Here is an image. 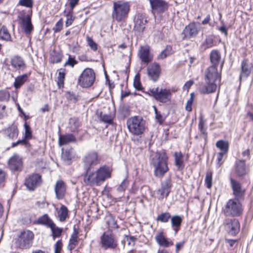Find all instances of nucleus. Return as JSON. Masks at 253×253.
<instances>
[{
    "mask_svg": "<svg viewBox=\"0 0 253 253\" xmlns=\"http://www.w3.org/2000/svg\"><path fill=\"white\" fill-rule=\"evenodd\" d=\"M229 181L234 197L226 202L222 212L226 217H239L243 213V208L240 201L244 199L246 190L239 181L233 177H230Z\"/></svg>",
    "mask_w": 253,
    "mask_h": 253,
    "instance_id": "obj_1",
    "label": "nucleus"
},
{
    "mask_svg": "<svg viewBox=\"0 0 253 253\" xmlns=\"http://www.w3.org/2000/svg\"><path fill=\"white\" fill-rule=\"evenodd\" d=\"M169 156L165 150H157L151 159L150 164L154 168V175L158 178H162L169 170Z\"/></svg>",
    "mask_w": 253,
    "mask_h": 253,
    "instance_id": "obj_2",
    "label": "nucleus"
},
{
    "mask_svg": "<svg viewBox=\"0 0 253 253\" xmlns=\"http://www.w3.org/2000/svg\"><path fill=\"white\" fill-rule=\"evenodd\" d=\"M221 75L217 71V68L209 67L207 69L205 81L206 84L200 88V92L203 94H210L216 91L217 85L216 82L220 81Z\"/></svg>",
    "mask_w": 253,
    "mask_h": 253,
    "instance_id": "obj_3",
    "label": "nucleus"
},
{
    "mask_svg": "<svg viewBox=\"0 0 253 253\" xmlns=\"http://www.w3.org/2000/svg\"><path fill=\"white\" fill-rule=\"evenodd\" d=\"M110 170L108 167L103 166L98 169L95 172L84 175V183L90 186L100 185L110 176Z\"/></svg>",
    "mask_w": 253,
    "mask_h": 253,
    "instance_id": "obj_4",
    "label": "nucleus"
},
{
    "mask_svg": "<svg viewBox=\"0 0 253 253\" xmlns=\"http://www.w3.org/2000/svg\"><path fill=\"white\" fill-rule=\"evenodd\" d=\"M175 92V90H171L167 88H161L159 87L149 88L144 93L153 98L157 101L165 104L170 102L171 99V92Z\"/></svg>",
    "mask_w": 253,
    "mask_h": 253,
    "instance_id": "obj_5",
    "label": "nucleus"
},
{
    "mask_svg": "<svg viewBox=\"0 0 253 253\" xmlns=\"http://www.w3.org/2000/svg\"><path fill=\"white\" fill-rule=\"evenodd\" d=\"M129 10L130 5L128 2H114L112 17L118 22H121L127 17Z\"/></svg>",
    "mask_w": 253,
    "mask_h": 253,
    "instance_id": "obj_6",
    "label": "nucleus"
},
{
    "mask_svg": "<svg viewBox=\"0 0 253 253\" xmlns=\"http://www.w3.org/2000/svg\"><path fill=\"white\" fill-rule=\"evenodd\" d=\"M126 125L129 131L134 135L143 133L145 130V121L140 116H135L128 118Z\"/></svg>",
    "mask_w": 253,
    "mask_h": 253,
    "instance_id": "obj_7",
    "label": "nucleus"
},
{
    "mask_svg": "<svg viewBox=\"0 0 253 253\" xmlns=\"http://www.w3.org/2000/svg\"><path fill=\"white\" fill-rule=\"evenodd\" d=\"M148 17L145 13L137 12L134 16V30L138 34L142 35L148 23Z\"/></svg>",
    "mask_w": 253,
    "mask_h": 253,
    "instance_id": "obj_8",
    "label": "nucleus"
},
{
    "mask_svg": "<svg viewBox=\"0 0 253 253\" xmlns=\"http://www.w3.org/2000/svg\"><path fill=\"white\" fill-rule=\"evenodd\" d=\"M233 168L236 176L240 179L245 178L250 172V169L247 166L245 159H236Z\"/></svg>",
    "mask_w": 253,
    "mask_h": 253,
    "instance_id": "obj_9",
    "label": "nucleus"
},
{
    "mask_svg": "<svg viewBox=\"0 0 253 253\" xmlns=\"http://www.w3.org/2000/svg\"><path fill=\"white\" fill-rule=\"evenodd\" d=\"M224 224L225 230L228 235L235 237L239 233L240 223L238 219L235 218H227Z\"/></svg>",
    "mask_w": 253,
    "mask_h": 253,
    "instance_id": "obj_10",
    "label": "nucleus"
},
{
    "mask_svg": "<svg viewBox=\"0 0 253 253\" xmlns=\"http://www.w3.org/2000/svg\"><path fill=\"white\" fill-rule=\"evenodd\" d=\"M95 80V74L91 69L86 68L80 75L78 82L83 87L90 86Z\"/></svg>",
    "mask_w": 253,
    "mask_h": 253,
    "instance_id": "obj_11",
    "label": "nucleus"
},
{
    "mask_svg": "<svg viewBox=\"0 0 253 253\" xmlns=\"http://www.w3.org/2000/svg\"><path fill=\"white\" fill-rule=\"evenodd\" d=\"M34 238V234L32 231H24L18 237L17 245L20 248L28 249L31 246Z\"/></svg>",
    "mask_w": 253,
    "mask_h": 253,
    "instance_id": "obj_12",
    "label": "nucleus"
},
{
    "mask_svg": "<svg viewBox=\"0 0 253 253\" xmlns=\"http://www.w3.org/2000/svg\"><path fill=\"white\" fill-rule=\"evenodd\" d=\"M152 12L160 15L168 10L169 3L165 0H149Z\"/></svg>",
    "mask_w": 253,
    "mask_h": 253,
    "instance_id": "obj_13",
    "label": "nucleus"
},
{
    "mask_svg": "<svg viewBox=\"0 0 253 253\" xmlns=\"http://www.w3.org/2000/svg\"><path fill=\"white\" fill-rule=\"evenodd\" d=\"M253 64L250 63L249 60L245 58L242 60L241 63V72L239 76L240 84H241L242 79L246 80L251 75Z\"/></svg>",
    "mask_w": 253,
    "mask_h": 253,
    "instance_id": "obj_14",
    "label": "nucleus"
},
{
    "mask_svg": "<svg viewBox=\"0 0 253 253\" xmlns=\"http://www.w3.org/2000/svg\"><path fill=\"white\" fill-rule=\"evenodd\" d=\"M199 32V30L195 22L190 23L186 26L182 32L183 39H190L195 38Z\"/></svg>",
    "mask_w": 253,
    "mask_h": 253,
    "instance_id": "obj_15",
    "label": "nucleus"
},
{
    "mask_svg": "<svg viewBox=\"0 0 253 253\" xmlns=\"http://www.w3.org/2000/svg\"><path fill=\"white\" fill-rule=\"evenodd\" d=\"M84 169L86 173L93 166L98 163L99 160L97 154L95 152H91L87 154L84 158Z\"/></svg>",
    "mask_w": 253,
    "mask_h": 253,
    "instance_id": "obj_16",
    "label": "nucleus"
},
{
    "mask_svg": "<svg viewBox=\"0 0 253 253\" xmlns=\"http://www.w3.org/2000/svg\"><path fill=\"white\" fill-rule=\"evenodd\" d=\"M109 225V220H106V226L107 230L100 237V246L105 250L111 248V230Z\"/></svg>",
    "mask_w": 253,
    "mask_h": 253,
    "instance_id": "obj_17",
    "label": "nucleus"
},
{
    "mask_svg": "<svg viewBox=\"0 0 253 253\" xmlns=\"http://www.w3.org/2000/svg\"><path fill=\"white\" fill-rule=\"evenodd\" d=\"M22 166V159L17 155H14L11 157L8 162V168L12 171H21Z\"/></svg>",
    "mask_w": 253,
    "mask_h": 253,
    "instance_id": "obj_18",
    "label": "nucleus"
},
{
    "mask_svg": "<svg viewBox=\"0 0 253 253\" xmlns=\"http://www.w3.org/2000/svg\"><path fill=\"white\" fill-rule=\"evenodd\" d=\"M172 186V181L170 178H166L161 183V188L157 191L158 194L162 197L167 198L171 192Z\"/></svg>",
    "mask_w": 253,
    "mask_h": 253,
    "instance_id": "obj_19",
    "label": "nucleus"
},
{
    "mask_svg": "<svg viewBox=\"0 0 253 253\" xmlns=\"http://www.w3.org/2000/svg\"><path fill=\"white\" fill-rule=\"evenodd\" d=\"M41 181V177L39 174H33L26 179L25 185L29 190L33 191L40 185Z\"/></svg>",
    "mask_w": 253,
    "mask_h": 253,
    "instance_id": "obj_20",
    "label": "nucleus"
},
{
    "mask_svg": "<svg viewBox=\"0 0 253 253\" xmlns=\"http://www.w3.org/2000/svg\"><path fill=\"white\" fill-rule=\"evenodd\" d=\"M147 74L154 82H157L160 76L161 68L158 63L152 64L147 68Z\"/></svg>",
    "mask_w": 253,
    "mask_h": 253,
    "instance_id": "obj_21",
    "label": "nucleus"
},
{
    "mask_svg": "<svg viewBox=\"0 0 253 253\" xmlns=\"http://www.w3.org/2000/svg\"><path fill=\"white\" fill-rule=\"evenodd\" d=\"M183 221V216L181 215L175 214L171 216L170 222L171 228L174 232V234H177L180 230Z\"/></svg>",
    "mask_w": 253,
    "mask_h": 253,
    "instance_id": "obj_22",
    "label": "nucleus"
},
{
    "mask_svg": "<svg viewBox=\"0 0 253 253\" xmlns=\"http://www.w3.org/2000/svg\"><path fill=\"white\" fill-rule=\"evenodd\" d=\"M12 66L19 71H24L27 66L22 57L19 56H15L12 57L10 61Z\"/></svg>",
    "mask_w": 253,
    "mask_h": 253,
    "instance_id": "obj_23",
    "label": "nucleus"
},
{
    "mask_svg": "<svg viewBox=\"0 0 253 253\" xmlns=\"http://www.w3.org/2000/svg\"><path fill=\"white\" fill-rule=\"evenodd\" d=\"M138 56L141 62L145 64H148L153 59L150 54L149 48L141 46L139 51Z\"/></svg>",
    "mask_w": 253,
    "mask_h": 253,
    "instance_id": "obj_24",
    "label": "nucleus"
},
{
    "mask_svg": "<svg viewBox=\"0 0 253 253\" xmlns=\"http://www.w3.org/2000/svg\"><path fill=\"white\" fill-rule=\"evenodd\" d=\"M155 239L158 244L161 247L168 248L173 245V242L165 236L162 232L156 235Z\"/></svg>",
    "mask_w": 253,
    "mask_h": 253,
    "instance_id": "obj_25",
    "label": "nucleus"
},
{
    "mask_svg": "<svg viewBox=\"0 0 253 253\" xmlns=\"http://www.w3.org/2000/svg\"><path fill=\"white\" fill-rule=\"evenodd\" d=\"M54 190L58 199H62L66 191V187L64 182L62 180H57L54 187Z\"/></svg>",
    "mask_w": 253,
    "mask_h": 253,
    "instance_id": "obj_26",
    "label": "nucleus"
},
{
    "mask_svg": "<svg viewBox=\"0 0 253 253\" xmlns=\"http://www.w3.org/2000/svg\"><path fill=\"white\" fill-rule=\"evenodd\" d=\"M210 59L211 65L209 67L217 68L221 60V54L220 52L216 49L211 50L210 54Z\"/></svg>",
    "mask_w": 253,
    "mask_h": 253,
    "instance_id": "obj_27",
    "label": "nucleus"
},
{
    "mask_svg": "<svg viewBox=\"0 0 253 253\" xmlns=\"http://www.w3.org/2000/svg\"><path fill=\"white\" fill-rule=\"evenodd\" d=\"M25 133L24 139L22 140H19L16 142H14L12 143L11 146L12 147H15L17 146L18 144H23L26 146L29 145V143L26 140V139H30L32 138V132L30 129V126L27 124L24 125Z\"/></svg>",
    "mask_w": 253,
    "mask_h": 253,
    "instance_id": "obj_28",
    "label": "nucleus"
},
{
    "mask_svg": "<svg viewBox=\"0 0 253 253\" xmlns=\"http://www.w3.org/2000/svg\"><path fill=\"white\" fill-rule=\"evenodd\" d=\"M76 141V139L75 136L71 133L64 135L60 134L59 136L58 144L60 146L69 144L70 143L75 142Z\"/></svg>",
    "mask_w": 253,
    "mask_h": 253,
    "instance_id": "obj_29",
    "label": "nucleus"
},
{
    "mask_svg": "<svg viewBox=\"0 0 253 253\" xmlns=\"http://www.w3.org/2000/svg\"><path fill=\"white\" fill-rule=\"evenodd\" d=\"M22 27L26 34H30L33 29L31 17L27 15L22 19Z\"/></svg>",
    "mask_w": 253,
    "mask_h": 253,
    "instance_id": "obj_30",
    "label": "nucleus"
},
{
    "mask_svg": "<svg viewBox=\"0 0 253 253\" xmlns=\"http://www.w3.org/2000/svg\"><path fill=\"white\" fill-rule=\"evenodd\" d=\"M174 164L179 170H181L184 168V163L183 162V154L181 152H175L174 154Z\"/></svg>",
    "mask_w": 253,
    "mask_h": 253,
    "instance_id": "obj_31",
    "label": "nucleus"
},
{
    "mask_svg": "<svg viewBox=\"0 0 253 253\" xmlns=\"http://www.w3.org/2000/svg\"><path fill=\"white\" fill-rule=\"evenodd\" d=\"M53 223V221L47 214H44L39 217L37 220V224L45 225L47 227H50Z\"/></svg>",
    "mask_w": 253,
    "mask_h": 253,
    "instance_id": "obj_32",
    "label": "nucleus"
},
{
    "mask_svg": "<svg viewBox=\"0 0 253 253\" xmlns=\"http://www.w3.org/2000/svg\"><path fill=\"white\" fill-rule=\"evenodd\" d=\"M5 133L9 138L12 139H14L16 138L18 135L17 127L14 125H12L6 129Z\"/></svg>",
    "mask_w": 253,
    "mask_h": 253,
    "instance_id": "obj_33",
    "label": "nucleus"
},
{
    "mask_svg": "<svg viewBox=\"0 0 253 253\" xmlns=\"http://www.w3.org/2000/svg\"><path fill=\"white\" fill-rule=\"evenodd\" d=\"M216 147L219 148L220 152L227 153L228 151L229 143L228 141L219 140L216 143Z\"/></svg>",
    "mask_w": 253,
    "mask_h": 253,
    "instance_id": "obj_34",
    "label": "nucleus"
},
{
    "mask_svg": "<svg viewBox=\"0 0 253 253\" xmlns=\"http://www.w3.org/2000/svg\"><path fill=\"white\" fill-rule=\"evenodd\" d=\"M29 74H25L21 76H18L15 78L14 86L16 88H19L27 80Z\"/></svg>",
    "mask_w": 253,
    "mask_h": 253,
    "instance_id": "obj_35",
    "label": "nucleus"
},
{
    "mask_svg": "<svg viewBox=\"0 0 253 253\" xmlns=\"http://www.w3.org/2000/svg\"><path fill=\"white\" fill-rule=\"evenodd\" d=\"M58 216L60 221L64 222L66 220L68 216V210L65 206L62 205L61 206L59 210L58 211Z\"/></svg>",
    "mask_w": 253,
    "mask_h": 253,
    "instance_id": "obj_36",
    "label": "nucleus"
},
{
    "mask_svg": "<svg viewBox=\"0 0 253 253\" xmlns=\"http://www.w3.org/2000/svg\"><path fill=\"white\" fill-rule=\"evenodd\" d=\"M133 87L135 89L138 91H141L143 93L146 91L144 90V87L142 85L140 81V75L139 73H137L135 76L133 81Z\"/></svg>",
    "mask_w": 253,
    "mask_h": 253,
    "instance_id": "obj_37",
    "label": "nucleus"
},
{
    "mask_svg": "<svg viewBox=\"0 0 253 253\" xmlns=\"http://www.w3.org/2000/svg\"><path fill=\"white\" fill-rule=\"evenodd\" d=\"M173 53V51L172 46L170 45H167L159 55V58L162 59H165Z\"/></svg>",
    "mask_w": 253,
    "mask_h": 253,
    "instance_id": "obj_38",
    "label": "nucleus"
},
{
    "mask_svg": "<svg viewBox=\"0 0 253 253\" xmlns=\"http://www.w3.org/2000/svg\"><path fill=\"white\" fill-rule=\"evenodd\" d=\"M171 214L169 212H164L158 214L156 220L162 223L168 222L170 219Z\"/></svg>",
    "mask_w": 253,
    "mask_h": 253,
    "instance_id": "obj_39",
    "label": "nucleus"
},
{
    "mask_svg": "<svg viewBox=\"0 0 253 253\" xmlns=\"http://www.w3.org/2000/svg\"><path fill=\"white\" fill-rule=\"evenodd\" d=\"M49 228L52 231V236L54 238L61 236L63 228L57 227L54 223Z\"/></svg>",
    "mask_w": 253,
    "mask_h": 253,
    "instance_id": "obj_40",
    "label": "nucleus"
},
{
    "mask_svg": "<svg viewBox=\"0 0 253 253\" xmlns=\"http://www.w3.org/2000/svg\"><path fill=\"white\" fill-rule=\"evenodd\" d=\"M0 38L5 41H9L11 39L10 35L4 26H2L0 30Z\"/></svg>",
    "mask_w": 253,
    "mask_h": 253,
    "instance_id": "obj_41",
    "label": "nucleus"
},
{
    "mask_svg": "<svg viewBox=\"0 0 253 253\" xmlns=\"http://www.w3.org/2000/svg\"><path fill=\"white\" fill-rule=\"evenodd\" d=\"M128 183V180L127 179V176H126L117 187V191L119 192H124L127 187Z\"/></svg>",
    "mask_w": 253,
    "mask_h": 253,
    "instance_id": "obj_42",
    "label": "nucleus"
},
{
    "mask_svg": "<svg viewBox=\"0 0 253 253\" xmlns=\"http://www.w3.org/2000/svg\"><path fill=\"white\" fill-rule=\"evenodd\" d=\"M65 75L64 69H61L58 73L57 81V84L60 88L63 86Z\"/></svg>",
    "mask_w": 253,
    "mask_h": 253,
    "instance_id": "obj_43",
    "label": "nucleus"
},
{
    "mask_svg": "<svg viewBox=\"0 0 253 253\" xmlns=\"http://www.w3.org/2000/svg\"><path fill=\"white\" fill-rule=\"evenodd\" d=\"M6 172L0 168V188L4 187L6 180Z\"/></svg>",
    "mask_w": 253,
    "mask_h": 253,
    "instance_id": "obj_44",
    "label": "nucleus"
},
{
    "mask_svg": "<svg viewBox=\"0 0 253 253\" xmlns=\"http://www.w3.org/2000/svg\"><path fill=\"white\" fill-rule=\"evenodd\" d=\"M66 18L67 19L65 22V26L66 27H69L73 23L75 19V17L73 15L72 10H70L67 13Z\"/></svg>",
    "mask_w": 253,
    "mask_h": 253,
    "instance_id": "obj_45",
    "label": "nucleus"
},
{
    "mask_svg": "<svg viewBox=\"0 0 253 253\" xmlns=\"http://www.w3.org/2000/svg\"><path fill=\"white\" fill-rule=\"evenodd\" d=\"M219 20L222 24V25L218 27V30L220 31L221 33L224 34L225 36H227L228 35V29L225 26L223 20L222 19V15L221 13H219Z\"/></svg>",
    "mask_w": 253,
    "mask_h": 253,
    "instance_id": "obj_46",
    "label": "nucleus"
},
{
    "mask_svg": "<svg viewBox=\"0 0 253 253\" xmlns=\"http://www.w3.org/2000/svg\"><path fill=\"white\" fill-rule=\"evenodd\" d=\"M195 98V93L194 92H191L190 93V97L189 100H188L186 105L185 106V110L188 112H190L192 111V106L193 104V101Z\"/></svg>",
    "mask_w": 253,
    "mask_h": 253,
    "instance_id": "obj_47",
    "label": "nucleus"
},
{
    "mask_svg": "<svg viewBox=\"0 0 253 253\" xmlns=\"http://www.w3.org/2000/svg\"><path fill=\"white\" fill-rule=\"evenodd\" d=\"M10 93L7 90L3 89L0 90V101H6L9 100Z\"/></svg>",
    "mask_w": 253,
    "mask_h": 253,
    "instance_id": "obj_48",
    "label": "nucleus"
},
{
    "mask_svg": "<svg viewBox=\"0 0 253 253\" xmlns=\"http://www.w3.org/2000/svg\"><path fill=\"white\" fill-rule=\"evenodd\" d=\"M86 41L87 44L90 47V49L93 51H96L97 49V45L95 42L93 41L92 39L88 36L86 37Z\"/></svg>",
    "mask_w": 253,
    "mask_h": 253,
    "instance_id": "obj_49",
    "label": "nucleus"
},
{
    "mask_svg": "<svg viewBox=\"0 0 253 253\" xmlns=\"http://www.w3.org/2000/svg\"><path fill=\"white\" fill-rule=\"evenodd\" d=\"M214 44V40L213 38L209 36L207 38H206L204 43L203 44L204 45H206V47L207 48H210L212 47Z\"/></svg>",
    "mask_w": 253,
    "mask_h": 253,
    "instance_id": "obj_50",
    "label": "nucleus"
},
{
    "mask_svg": "<svg viewBox=\"0 0 253 253\" xmlns=\"http://www.w3.org/2000/svg\"><path fill=\"white\" fill-rule=\"evenodd\" d=\"M79 240L76 239L70 238L69 244L68 246V249L70 251H72L78 245Z\"/></svg>",
    "mask_w": 253,
    "mask_h": 253,
    "instance_id": "obj_51",
    "label": "nucleus"
},
{
    "mask_svg": "<svg viewBox=\"0 0 253 253\" xmlns=\"http://www.w3.org/2000/svg\"><path fill=\"white\" fill-rule=\"evenodd\" d=\"M100 120L102 122L108 125L111 124V116L109 115L103 114L102 113H100Z\"/></svg>",
    "mask_w": 253,
    "mask_h": 253,
    "instance_id": "obj_52",
    "label": "nucleus"
},
{
    "mask_svg": "<svg viewBox=\"0 0 253 253\" xmlns=\"http://www.w3.org/2000/svg\"><path fill=\"white\" fill-rule=\"evenodd\" d=\"M212 175L211 173H207L205 177V184L207 188L210 189L212 186Z\"/></svg>",
    "mask_w": 253,
    "mask_h": 253,
    "instance_id": "obj_53",
    "label": "nucleus"
},
{
    "mask_svg": "<svg viewBox=\"0 0 253 253\" xmlns=\"http://www.w3.org/2000/svg\"><path fill=\"white\" fill-rule=\"evenodd\" d=\"M166 117L167 116L163 117L160 112H156V114H155V119L160 125L163 124Z\"/></svg>",
    "mask_w": 253,
    "mask_h": 253,
    "instance_id": "obj_54",
    "label": "nucleus"
},
{
    "mask_svg": "<svg viewBox=\"0 0 253 253\" xmlns=\"http://www.w3.org/2000/svg\"><path fill=\"white\" fill-rule=\"evenodd\" d=\"M62 158L65 161L71 160L72 158V153L70 150H65L62 152Z\"/></svg>",
    "mask_w": 253,
    "mask_h": 253,
    "instance_id": "obj_55",
    "label": "nucleus"
},
{
    "mask_svg": "<svg viewBox=\"0 0 253 253\" xmlns=\"http://www.w3.org/2000/svg\"><path fill=\"white\" fill-rule=\"evenodd\" d=\"M63 27V19L60 18L59 20L56 23L54 27L53 28V30L55 33L59 32L61 31Z\"/></svg>",
    "mask_w": 253,
    "mask_h": 253,
    "instance_id": "obj_56",
    "label": "nucleus"
},
{
    "mask_svg": "<svg viewBox=\"0 0 253 253\" xmlns=\"http://www.w3.org/2000/svg\"><path fill=\"white\" fill-rule=\"evenodd\" d=\"M33 0H20L19 4L27 7H31L33 6Z\"/></svg>",
    "mask_w": 253,
    "mask_h": 253,
    "instance_id": "obj_57",
    "label": "nucleus"
},
{
    "mask_svg": "<svg viewBox=\"0 0 253 253\" xmlns=\"http://www.w3.org/2000/svg\"><path fill=\"white\" fill-rule=\"evenodd\" d=\"M117 246V241L114 238V237L112 234V252H115V253H119L120 249H117L116 247Z\"/></svg>",
    "mask_w": 253,
    "mask_h": 253,
    "instance_id": "obj_58",
    "label": "nucleus"
},
{
    "mask_svg": "<svg viewBox=\"0 0 253 253\" xmlns=\"http://www.w3.org/2000/svg\"><path fill=\"white\" fill-rule=\"evenodd\" d=\"M77 61L74 58H72L70 55H69L68 60L65 63L64 65H70L72 67H74V66L77 64Z\"/></svg>",
    "mask_w": 253,
    "mask_h": 253,
    "instance_id": "obj_59",
    "label": "nucleus"
},
{
    "mask_svg": "<svg viewBox=\"0 0 253 253\" xmlns=\"http://www.w3.org/2000/svg\"><path fill=\"white\" fill-rule=\"evenodd\" d=\"M62 243L61 240L57 241L54 245L55 253H60L62 249Z\"/></svg>",
    "mask_w": 253,
    "mask_h": 253,
    "instance_id": "obj_60",
    "label": "nucleus"
},
{
    "mask_svg": "<svg viewBox=\"0 0 253 253\" xmlns=\"http://www.w3.org/2000/svg\"><path fill=\"white\" fill-rule=\"evenodd\" d=\"M225 153L220 152L217 153V166L220 167L222 163L221 161L224 157V155L225 154Z\"/></svg>",
    "mask_w": 253,
    "mask_h": 253,
    "instance_id": "obj_61",
    "label": "nucleus"
},
{
    "mask_svg": "<svg viewBox=\"0 0 253 253\" xmlns=\"http://www.w3.org/2000/svg\"><path fill=\"white\" fill-rule=\"evenodd\" d=\"M125 238L128 242V245H130L131 243L134 244L135 242L137 240V238L135 236L126 235Z\"/></svg>",
    "mask_w": 253,
    "mask_h": 253,
    "instance_id": "obj_62",
    "label": "nucleus"
},
{
    "mask_svg": "<svg viewBox=\"0 0 253 253\" xmlns=\"http://www.w3.org/2000/svg\"><path fill=\"white\" fill-rule=\"evenodd\" d=\"M225 242L229 244L230 247L232 248L233 247L235 244L238 242V240L226 238L225 239Z\"/></svg>",
    "mask_w": 253,
    "mask_h": 253,
    "instance_id": "obj_63",
    "label": "nucleus"
},
{
    "mask_svg": "<svg viewBox=\"0 0 253 253\" xmlns=\"http://www.w3.org/2000/svg\"><path fill=\"white\" fill-rule=\"evenodd\" d=\"M193 84L194 82L192 80H189L186 82L183 87V89L188 90Z\"/></svg>",
    "mask_w": 253,
    "mask_h": 253,
    "instance_id": "obj_64",
    "label": "nucleus"
}]
</instances>
